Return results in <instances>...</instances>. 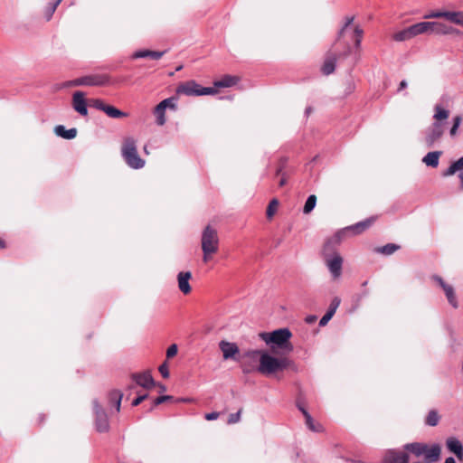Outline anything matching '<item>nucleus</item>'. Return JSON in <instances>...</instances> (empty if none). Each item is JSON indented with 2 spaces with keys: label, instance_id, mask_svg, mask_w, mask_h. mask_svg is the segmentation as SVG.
Masks as SVG:
<instances>
[{
  "label": "nucleus",
  "instance_id": "1a4fd4ad",
  "mask_svg": "<svg viewBox=\"0 0 463 463\" xmlns=\"http://www.w3.org/2000/svg\"><path fill=\"white\" fill-rule=\"evenodd\" d=\"M219 246V238L217 231L211 225H207L202 234V250L217 251Z\"/></svg>",
  "mask_w": 463,
  "mask_h": 463
},
{
  "label": "nucleus",
  "instance_id": "052dcab7",
  "mask_svg": "<svg viewBox=\"0 0 463 463\" xmlns=\"http://www.w3.org/2000/svg\"><path fill=\"white\" fill-rule=\"evenodd\" d=\"M407 87V81L406 80H402L401 83H400V88H399V90L404 89Z\"/></svg>",
  "mask_w": 463,
  "mask_h": 463
},
{
  "label": "nucleus",
  "instance_id": "6e6d98bb",
  "mask_svg": "<svg viewBox=\"0 0 463 463\" xmlns=\"http://www.w3.org/2000/svg\"><path fill=\"white\" fill-rule=\"evenodd\" d=\"M217 251H206L203 252V260L204 262H207L211 259V255L216 253Z\"/></svg>",
  "mask_w": 463,
  "mask_h": 463
},
{
  "label": "nucleus",
  "instance_id": "7c9ffc66",
  "mask_svg": "<svg viewBox=\"0 0 463 463\" xmlns=\"http://www.w3.org/2000/svg\"><path fill=\"white\" fill-rule=\"evenodd\" d=\"M448 21L463 26V11L459 12H449V19Z\"/></svg>",
  "mask_w": 463,
  "mask_h": 463
},
{
  "label": "nucleus",
  "instance_id": "393cba45",
  "mask_svg": "<svg viewBox=\"0 0 463 463\" xmlns=\"http://www.w3.org/2000/svg\"><path fill=\"white\" fill-rule=\"evenodd\" d=\"M54 132L57 136L61 137L65 139H72L77 136V129L71 128L65 129V128L61 125L56 126L54 128Z\"/></svg>",
  "mask_w": 463,
  "mask_h": 463
},
{
  "label": "nucleus",
  "instance_id": "cd10ccee",
  "mask_svg": "<svg viewBox=\"0 0 463 463\" xmlns=\"http://www.w3.org/2000/svg\"><path fill=\"white\" fill-rule=\"evenodd\" d=\"M236 81L234 77L226 75L222 80L215 81L214 86L217 88H228L233 86Z\"/></svg>",
  "mask_w": 463,
  "mask_h": 463
},
{
  "label": "nucleus",
  "instance_id": "f3484780",
  "mask_svg": "<svg viewBox=\"0 0 463 463\" xmlns=\"http://www.w3.org/2000/svg\"><path fill=\"white\" fill-rule=\"evenodd\" d=\"M446 447L448 450L453 453L458 459L463 458V445L458 439L455 437L448 438L446 439Z\"/></svg>",
  "mask_w": 463,
  "mask_h": 463
},
{
  "label": "nucleus",
  "instance_id": "473e14b6",
  "mask_svg": "<svg viewBox=\"0 0 463 463\" xmlns=\"http://www.w3.org/2000/svg\"><path fill=\"white\" fill-rule=\"evenodd\" d=\"M353 21H354V16L345 18V22L344 25L338 32L336 42L341 41V39L344 38L345 35L348 33V28L352 24Z\"/></svg>",
  "mask_w": 463,
  "mask_h": 463
},
{
  "label": "nucleus",
  "instance_id": "f8f14e48",
  "mask_svg": "<svg viewBox=\"0 0 463 463\" xmlns=\"http://www.w3.org/2000/svg\"><path fill=\"white\" fill-rule=\"evenodd\" d=\"M201 89L202 86L198 84L195 80H188L184 83H181L176 88V93L179 95L186 96H201Z\"/></svg>",
  "mask_w": 463,
  "mask_h": 463
},
{
  "label": "nucleus",
  "instance_id": "c9c22d12",
  "mask_svg": "<svg viewBox=\"0 0 463 463\" xmlns=\"http://www.w3.org/2000/svg\"><path fill=\"white\" fill-rule=\"evenodd\" d=\"M426 24H423V22L412 24L410 26L412 36L415 37L419 34H422L426 33Z\"/></svg>",
  "mask_w": 463,
  "mask_h": 463
},
{
  "label": "nucleus",
  "instance_id": "680f3d73",
  "mask_svg": "<svg viewBox=\"0 0 463 463\" xmlns=\"http://www.w3.org/2000/svg\"><path fill=\"white\" fill-rule=\"evenodd\" d=\"M5 241L0 237V249H5Z\"/></svg>",
  "mask_w": 463,
  "mask_h": 463
},
{
  "label": "nucleus",
  "instance_id": "c85d7f7f",
  "mask_svg": "<svg viewBox=\"0 0 463 463\" xmlns=\"http://www.w3.org/2000/svg\"><path fill=\"white\" fill-rule=\"evenodd\" d=\"M305 422L307 427L314 432H319L322 430L321 425L314 421L309 412H305Z\"/></svg>",
  "mask_w": 463,
  "mask_h": 463
},
{
  "label": "nucleus",
  "instance_id": "13d9d810",
  "mask_svg": "<svg viewBox=\"0 0 463 463\" xmlns=\"http://www.w3.org/2000/svg\"><path fill=\"white\" fill-rule=\"evenodd\" d=\"M121 399H122V394L118 392V403H117V406H118V411H119V410H120Z\"/></svg>",
  "mask_w": 463,
  "mask_h": 463
},
{
  "label": "nucleus",
  "instance_id": "e433bc0d",
  "mask_svg": "<svg viewBox=\"0 0 463 463\" xmlns=\"http://www.w3.org/2000/svg\"><path fill=\"white\" fill-rule=\"evenodd\" d=\"M62 0H56L54 3L52 4H50L46 8H45V11H44V17L46 18V20H50L52 16V14H54L57 6L61 3Z\"/></svg>",
  "mask_w": 463,
  "mask_h": 463
},
{
  "label": "nucleus",
  "instance_id": "72a5a7b5",
  "mask_svg": "<svg viewBox=\"0 0 463 463\" xmlns=\"http://www.w3.org/2000/svg\"><path fill=\"white\" fill-rule=\"evenodd\" d=\"M316 203H317L316 195H314V194L309 195L307 197V199L305 203L304 208H303L304 213H309L310 212H312L316 206Z\"/></svg>",
  "mask_w": 463,
  "mask_h": 463
},
{
  "label": "nucleus",
  "instance_id": "f03ea898",
  "mask_svg": "<svg viewBox=\"0 0 463 463\" xmlns=\"http://www.w3.org/2000/svg\"><path fill=\"white\" fill-rule=\"evenodd\" d=\"M259 336L269 346L274 354L278 353V349L285 354H288L293 350V345L290 343L292 333L288 328L284 327L272 332H262L259 334Z\"/></svg>",
  "mask_w": 463,
  "mask_h": 463
},
{
  "label": "nucleus",
  "instance_id": "4d7b16f0",
  "mask_svg": "<svg viewBox=\"0 0 463 463\" xmlns=\"http://www.w3.org/2000/svg\"><path fill=\"white\" fill-rule=\"evenodd\" d=\"M317 317L315 316H308L306 317V322L307 324H312L316 321Z\"/></svg>",
  "mask_w": 463,
  "mask_h": 463
},
{
  "label": "nucleus",
  "instance_id": "69168bd1",
  "mask_svg": "<svg viewBox=\"0 0 463 463\" xmlns=\"http://www.w3.org/2000/svg\"><path fill=\"white\" fill-rule=\"evenodd\" d=\"M125 116H126V114H125L124 112H122V111H120L119 109H118V118H119V117H125Z\"/></svg>",
  "mask_w": 463,
  "mask_h": 463
},
{
  "label": "nucleus",
  "instance_id": "603ef678",
  "mask_svg": "<svg viewBox=\"0 0 463 463\" xmlns=\"http://www.w3.org/2000/svg\"><path fill=\"white\" fill-rule=\"evenodd\" d=\"M297 407L298 409L302 412L303 416L305 417V412H308L306 408H305V404H304V402L302 401L301 398H298V401H297Z\"/></svg>",
  "mask_w": 463,
  "mask_h": 463
},
{
  "label": "nucleus",
  "instance_id": "5fc2aeb1",
  "mask_svg": "<svg viewBox=\"0 0 463 463\" xmlns=\"http://www.w3.org/2000/svg\"><path fill=\"white\" fill-rule=\"evenodd\" d=\"M423 24H426V33L431 32L435 33V24L436 22H423Z\"/></svg>",
  "mask_w": 463,
  "mask_h": 463
},
{
  "label": "nucleus",
  "instance_id": "a18cd8bd",
  "mask_svg": "<svg viewBox=\"0 0 463 463\" xmlns=\"http://www.w3.org/2000/svg\"><path fill=\"white\" fill-rule=\"evenodd\" d=\"M177 345L175 344L171 345L166 350V357H174L177 354Z\"/></svg>",
  "mask_w": 463,
  "mask_h": 463
},
{
  "label": "nucleus",
  "instance_id": "a878e982",
  "mask_svg": "<svg viewBox=\"0 0 463 463\" xmlns=\"http://www.w3.org/2000/svg\"><path fill=\"white\" fill-rule=\"evenodd\" d=\"M463 171V156H461L457 161L453 162L450 166L443 172V176H449L453 175L456 172H462Z\"/></svg>",
  "mask_w": 463,
  "mask_h": 463
},
{
  "label": "nucleus",
  "instance_id": "58836bf2",
  "mask_svg": "<svg viewBox=\"0 0 463 463\" xmlns=\"http://www.w3.org/2000/svg\"><path fill=\"white\" fill-rule=\"evenodd\" d=\"M279 206V201L277 199H272L267 208L266 214L269 219L272 218L277 208Z\"/></svg>",
  "mask_w": 463,
  "mask_h": 463
},
{
  "label": "nucleus",
  "instance_id": "4468645a",
  "mask_svg": "<svg viewBox=\"0 0 463 463\" xmlns=\"http://www.w3.org/2000/svg\"><path fill=\"white\" fill-rule=\"evenodd\" d=\"M441 448L439 444H432L430 447L426 445L425 452L422 454L424 456V460L426 463H433L437 462L440 458Z\"/></svg>",
  "mask_w": 463,
  "mask_h": 463
},
{
  "label": "nucleus",
  "instance_id": "37998d69",
  "mask_svg": "<svg viewBox=\"0 0 463 463\" xmlns=\"http://www.w3.org/2000/svg\"><path fill=\"white\" fill-rule=\"evenodd\" d=\"M241 410H239L236 413H232L229 415L227 423L228 424H235L241 420Z\"/></svg>",
  "mask_w": 463,
  "mask_h": 463
},
{
  "label": "nucleus",
  "instance_id": "c756f323",
  "mask_svg": "<svg viewBox=\"0 0 463 463\" xmlns=\"http://www.w3.org/2000/svg\"><path fill=\"white\" fill-rule=\"evenodd\" d=\"M400 249V246L394 243H388L383 247H380L376 250L377 252L382 253L383 255H392L397 250Z\"/></svg>",
  "mask_w": 463,
  "mask_h": 463
},
{
  "label": "nucleus",
  "instance_id": "6e6552de",
  "mask_svg": "<svg viewBox=\"0 0 463 463\" xmlns=\"http://www.w3.org/2000/svg\"><path fill=\"white\" fill-rule=\"evenodd\" d=\"M169 109L173 111H175L177 109L176 98L170 97L163 99L159 102L154 109V115L156 117V123L158 126H164L166 122L165 118V110Z\"/></svg>",
  "mask_w": 463,
  "mask_h": 463
},
{
  "label": "nucleus",
  "instance_id": "a19ab883",
  "mask_svg": "<svg viewBox=\"0 0 463 463\" xmlns=\"http://www.w3.org/2000/svg\"><path fill=\"white\" fill-rule=\"evenodd\" d=\"M340 303H341V299L338 297L334 298L332 299L330 306L326 312L328 314H330L331 316H334L335 313L336 312V309L338 308Z\"/></svg>",
  "mask_w": 463,
  "mask_h": 463
},
{
  "label": "nucleus",
  "instance_id": "bf43d9fd",
  "mask_svg": "<svg viewBox=\"0 0 463 463\" xmlns=\"http://www.w3.org/2000/svg\"><path fill=\"white\" fill-rule=\"evenodd\" d=\"M444 463H456V460L453 457H449L445 459Z\"/></svg>",
  "mask_w": 463,
  "mask_h": 463
},
{
  "label": "nucleus",
  "instance_id": "09e8293b",
  "mask_svg": "<svg viewBox=\"0 0 463 463\" xmlns=\"http://www.w3.org/2000/svg\"><path fill=\"white\" fill-rule=\"evenodd\" d=\"M158 370L164 378L169 377V370H168L166 363H164L163 364H161L159 366Z\"/></svg>",
  "mask_w": 463,
  "mask_h": 463
},
{
  "label": "nucleus",
  "instance_id": "0e129e2a",
  "mask_svg": "<svg viewBox=\"0 0 463 463\" xmlns=\"http://www.w3.org/2000/svg\"><path fill=\"white\" fill-rule=\"evenodd\" d=\"M286 182H287L286 178H285V177H282V178L280 179V181H279V186H283V185H285Z\"/></svg>",
  "mask_w": 463,
  "mask_h": 463
},
{
  "label": "nucleus",
  "instance_id": "2f4dec72",
  "mask_svg": "<svg viewBox=\"0 0 463 463\" xmlns=\"http://www.w3.org/2000/svg\"><path fill=\"white\" fill-rule=\"evenodd\" d=\"M439 421V415L437 412V411L432 410V411H429V413L426 417L425 423L429 426L434 427V426L438 425Z\"/></svg>",
  "mask_w": 463,
  "mask_h": 463
},
{
  "label": "nucleus",
  "instance_id": "3c124183",
  "mask_svg": "<svg viewBox=\"0 0 463 463\" xmlns=\"http://www.w3.org/2000/svg\"><path fill=\"white\" fill-rule=\"evenodd\" d=\"M333 317V316H331L330 314H328L327 312L321 317L320 321H319V326H325L326 325H327V323L330 321V319Z\"/></svg>",
  "mask_w": 463,
  "mask_h": 463
},
{
  "label": "nucleus",
  "instance_id": "e2e57ef3",
  "mask_svg": "<svg viewBox=\"0 0 463 463\" xmlns=\"http://www.w3.org/2000/svg\"><path fill=\"white\" fill-rule=\"evenodd\" d=\"M458 177H459V179H460V186H461V189H463V171L459 173Z\"/></svg>",
  "mask_w": 463,
  "mask_h": 463
},
{
  "label": "nucleus",
  "instance_id": "ddd939ff",
  "mask_svg": "<svg viewBox=\"0 0 463 463\" xmlns=\"http://www.w3.org/2000/svg\"><path fill=\"white\" fill-rule=\"evenodd\" d=\"M85 96L82 91H75L72 95V107L81 116L88 115V100Z\"/></svg>",
  "mask_w": 463,
  "mask_h": 463
},
{
  "label": "nucleus",
  "instance_id": "bb28decb",
  "mask_svg": "<svg viewBox=\"0 0 463 463\" xmlns=\"http://www.w3.org/2000/svg\"><path fill=\"white\" fill-rule=\"evenodd\" d=\"M413 38L410 26L395 33L393 39L397 42H403Z\"/></svg>",
  "mask_w": 463,
  "mask_h": 463
},
{
  "label": "nucleus",
  "instance_id": "aec40b11",
  "mask_svg": "<svg viewBox=\"0 0 463 463\" xmlns=\"http://www.w3.org/2000/svg\"><path fill=\"white\" fill-rule=\"evenodd\" d=\"M134 379L138 385L146 389H150L155 385L154 379L149 373L137 374L134 376Z\"/></svg>",
  "mask_w": 463,
  "mask_h": 463
},
{
  "label": "nucleus",
  "instance_id": "774afa93",
  "mask_svg": "<svg viewBox=\"0 0 463 463\" xmlns=\"http://www.w3.org/2000/svg\"><path fill=\"white\" fill-rule=\"evenodd\" d=\"M310 111H311V109H310V108H307V109H306V113H307V114H309V113H310Z\"/></svg>",
  "mask_w": 463,
  "mask_h": 463
},
{
  "label": "nucleus",
  "instance_id": "f704fd0d",
  "mask_svg": "<svg viewBox=\"0 0 463 463\" xmlns=\"http://www.w3.org/2000/svg\"><path fill=\"white\" fill-rule=\"evenodd\" d=\"M364 31L360 26H355L353 33L352 37L354 40V45L356 48H359L361 45L362 38H363Z\"/></svg>",
  "mask_w": 463,
  "mask_h": 463
},
{
  "label": "nucleus",
  "instance_id": "7ed1b4c3",
  "mask_svg": "<svg viewBox=\"0 0 463 463\" xmlns=\"http://www.w3.org/2000/svg\"><path fill=\"white\" fill-rule=\"evenodd\" d=\"M291 360L287 357H276L267 351L260 350L258 373L263 375H271L289 367Z\"/></svg>",
  "mask_w": 463,
  "mask_h": 463
},
{
  "label": "nucleus",
  "instance_id": "ea45409f",
  "mask_svg": "<svg viewBox=\"0 0 463 463\" xmlns=\"http://www.w3.org/2000/svg\"><path fill=\"white\" fill-rule=\"evenodd\" d=\"M461 122H462V117L461 116L458 115V116L453 118V124H452V127L450 128V130H449V134H450L451 137L456 136Z\"/></svg>",
  "mask_w": 463,
  "mask_h": 463
},
{
  "label": "nucleus",
  "instance_id": "423d86ee",
  "mask_svg": "<svg viewBox=\"0 0 463 463\" xmlns=\"http://www.w3.org/2000/svg\"><path fill=\"white\" fill-rule=\"evenodd\" d=\"M260 357V350H248L240 354L241 360L238 362L241 364L242 372L244 373L258 372Z\"/></svg>",
  "mask_w": 463,
  "mask_h": 463
},
{
  "label": "nucleus",
  "instance_id": "de8ad7c7",
  "mask_svg": "<svg viewBox=\"0 0 463 463\" xmlns=\"http://www.w3.org/2000/svg\"><path fill=\"white\" fill-rule=\"evenodd\" d=\"M171 399H172V396H170V395L159 396L154 400V406H157V405H159L166 401H169Z\"/></svg>",
  "mask_w": 463,
  "mask_h": 463
},
{
  "label": "nucleus",
  "instance_id": "864d4df0",
  "mask_svg": "<svg viewBox=\"0 0 463 463\" xmlns=\"http://www.w3.org/2000/svg\"><path fill=\"white\" fill-rule=\"evenodd\" d=\"M219 416H220L219 412L213 411V412H210V413H206L204 418L207 420H217L219 418Z\"/></svg>",
  "mask_w": 463,
  "mask_h": 463
},
{
  "label": "nucleus",
  "instance_id": "20e7f679",
  "mask_svg": "<svg viewBox=\"0 0 463 463\" xmlns=\"http://www.w3.org/2000/svg\"><path fill=\"white\" fill-rule=\"evenodd\" d=\"M121 156L127 165L132 169H141L145 166L146 161L139 156L137 141L133 137L124 139L121 146Z\"/></svg>",
  "mask_w": 463,
  "mask_h": 463
},
{
  "label": "nucleus",
  "instance_id": "4c0bfd02",
  "mask_svg": "<svg viewBox=\"0 0 463 463\" xmlns=\"http://www.w3.org/2000/svg\"><path fill=\"white\" fill-rule=\"evenodd\" d=\"M424 19H431V18H445V19H449V11H445V12H442V11H432V12H430L428 14H426L424 16H423Z\"/></svg>",
  "mask_w": 463,
  "mask_h": 463
},
{
  "label": "nucleus",
  "instance_id": "dca6fc26",
  "mask_svg": "<svg viewBox=\"0 0 463 463\" xmlns=\"http://www.w3.org/2000/svg\"><path fill=\"white\" fill-rule=\"evenodd\" d=\"M95 413H96V428L99 432H105L109 430V421L107 415L103 410L95 402Z\"/></svg>",
  "mask_w": 463,
  "mask_h": 463
},
{
  "label": "nucleus",
  "instance_id": "0eeeda50",
  "mask_svg": "<svg viewBox=\"0 0 463 463\" xmlns=\"http://www.w3.org/2000/svg\"><path fill=\"white\" fill-rule=\"evenodd\" d=\"M110 77L104 73L90 74L77 78L71 81V86H104L109 82Z\"/></svg>",
  "mask_w": 463,
  "mask_h": 463
},
{
  "label": "nucleus",
  "instance_id": "49530a36",
  "mask_svg": "<svg viewBox=\"0 0 463 463\" xmlns=\"http://www.w3.org/2000/svg\"><path fill=\"white\" fill-rule=\"evenodd\" d=\"M106 114H108L110 118H116V108L113 106H107L105 105L104 109H101Z\"/></svg>",
  "mask_w": 463,
  "mask_h": 463
},
{
  "label": "nucleus",
  "instance_id": "c03bdc74",
  "mask_svg": "<svg viewBox=\"0 0 463 463\" xmlns=\"http://www.w3.org/2000/svg\"><path fill=\"white\" fill-rule=\"evenodd\" d=\"M216 88L217 87H202L201 89V96L203 95H214L215 93H217V90H216Z\"/></svg>",
  "mask_w": 463,
  "mask_h": 463
},
{
  "label": "nucleus",
  "instance_id": "6ab92c4d",
  "mask_svg": "<svg viewBox=\"0 0 463 463\" xmlns=\"http://www.w3.org/2000/svg\"><path fill=\"white\" fill-rule=\"evenodd\" d=\"M166 52V51H150V50H139L133 53L132 57L134 59H139V58H150L152 60H159L161 59L164 54Z\"/></svg>",
  "mask_w": 463,
  "mask_h": 463
},
{
  "label": "nucleus",
  "instance_id": "412c9836",
  "mask_svg": "<svg viewBox=\"0 0 463 463\" xmlns=\"http://www.w3.org/2000/svg\"><path fill=\"white\" fill-rule=\"evenodd\" d=\"M426 445L427 444L421 442H411L405 444L403 449L406 452L408 451L416 457H420L425 452Z\"/></svg>",
  "mask_w": 463,
  "mask_h": 463
},
{
  "label": "nucleus",
  "instance_id": "79ce46f5",
  "mask_svg": "<svg viewBox=\"0 0 463 463\" xmlns=\"http://www.w3.org/2000/svg\"><path fill=\"white\" fill-rule=\"evenodd\" d=\"M88 106L90 107H93V108H96L98 109H104L105 107V104L103 103L102 100L100 99H88Z\"/></svg>",
  "mask_w": 463,
  "mask_h": 463
},
{
  "label": "nucleus",
  "instance_id": "9d476101",
  "mask_svg": "<svg viewBox=\"0 0 463 463\" xmlns=\"http://www.w3.org/2000/svg\"><path fill=\"white\" fill-rule=\"evenodd\" d=\"M332 244L333 243L329 245L326 250L324 249V252L326 256V262L330 273L335 279H337L340 277L342 272L343 258L337 252H334L331 255L327 254V251L329 250Z\"/></svg>",
  "mask_w": 463,
  "mask_h": 463
},
{
  "label": "nucleus",
  "instance_id": "9b49d317",
  "mask_svg": "<svg viewBox=\"0 0 463 463\" xmlns=\"http://www.w3.org/2000/svg\"><path fill=\"white\" fill-rule=\"evenodd\" d=\"M219 347L222 352V356L224 360L232 359L236 362L241 360L240 349L235 343L222 340L219 343Z\"/></svg>",
  "mask_w": 463,
  "mask_h": 463
},
{
  "label": "nucleus",
  "instance_id": "4be33fe9",
  "mask_svg": "<svg viewBox=\"0 0 463 463\" xmlns=\"http://www.w3.org/2000/svg\"><path fill=\"white\" fill-rule=\"evenodd\" d=\"M435 33L441 34V35H448V34H456L459 35L460 31L455 27L447 25L442 23L436 22L435 24Z\"/></svg>",
  "mask_w": 463,
  "mask_h": 463
},
{
  "label": "nucleus",
  "instance_id": "f257e3e1",
  "mask_svg": "<svg viewBox=\"0 0 463 463\" xmlns=\"http://www.w3.org/2000/svg\"><path fill=\"white\" fill-rule=\"evenodd\" d=\"M433 123L428 127L424 132V142L428 147H431L442 137L446 122L449 118L450 112L441 104L437 103L433 108Z\"/></svg>",
  "mask_w": 463,
  "mask_h": 463
},
{
  "label": "nucleus",
  "instance_id": "338daca9",
  "mask_svg": "<svg viewBox=\"0 0 463 463\" xmlns=\"http://www.w3.org/2000/svg\"><path fill=\"white\" fill-rule=\"evenodd\" d=\"M350 52V46L349 44H347V49H346V52H345V55H348Z\"/></svg>",
  "mask_w": 463,
  "mask_h": 463
},
{
  "label": "nucleus",
  "instance_id": "b1692460",
  "mask_svg": "<svg viewBox=\"0 0 463 463\" xmlns=\"http://www.w3.org/2000/svg\"><path fill=\"white\" fill-rule=\"evenodd\" d=\"M441 155L440 151L429 152L422 159V162L431 167H437L439 165V159Z\"/></svg>",
  "mask_w": 463,
  "mask_h": 463
},
{
  "label": "nucleus",
  "instance_id": "5701e85b",
  "mask_svg": "<svg viewBox=\"0 0 463 463\" xmlns=\"http://www.w3.org/2000/svg\"><path fill=\"white\" fill-rule=\"evenodd\" d=\"M336 57L335 54L329 53L326 55L322 66V72L325 75H329L334 72L335 69Z\"/></svg>",
  "mask_w": 463,
  "mask_h": 463
},
{
  "label": "nucleus",
  "instance_id": "39448f33",
  "mask_svg": "<svg viewBox=\"0 0 463 463\" xmlns=\"http://www.w3.org/2000/svg\"><path fill=\"white\" fill-rule=\"evenodd\" d=\"M373 222V218H369L365 221L359 222L354 225L345 228L343 231L336 232L330 240L326 241V243L325 244V250H326V249L329 247L331 243L339 244L342 240V236L345 235L346 232H352L353 234H359L363 232L372 225Z\"/></svg>",
  "mask_w": 463,
  "mask_h": 463
},
{
  "label": "nucleus",
  "instance_id": "8fccbe9b",
  "mask_svg": "<svg viewBox=\"0 0 463 463\" xmlns=\"http://www.w3.org/2000/svg\"><path fill=\"white\" fill-rule=\"evenodd\" d=\"M147 396L148 395L146 393L138 395L132 401V406L139 405L143 401H145L147 398Z\"/></svg>",
  "mask_w": 463,
  "mask_h": 463
},
{
  "label": "nucleus",
  "instance_id": "2eb2a0df",
  "mask_svg": "<svg viewBox=\"0 0 463 463\" xmlns=\"http://www.w3.org/2000/svg\"><path fill=\"white\" fill-rule=\"evenodd\" d=\"M434 279L439 284V286L444 290L449 303L454 308H457L458 304V301H457V298H456L454 288L450 285L445 283L444 280L440 277H439V276H435Z\"/></svg>",
  "mask_w": 463,
  "mask_h": 463
},
{
  "label": "nucleus",
  "instance_id": "a211bd4d",
  "mask_svg": "<svg viewBox=\"0 0 463 463\" xmlns=\"http://www.w3.org/2000/svg\"><path fill=\"white\" fill-rule=\"evenodd\" d=\"M191 278L192 274L190 271H181L177 275L178 288L184 295L189 294L192 290L189 284Z\"/></svg>",
  "mask_w": 463,
  "mask_h": 463
}]
</instances>
